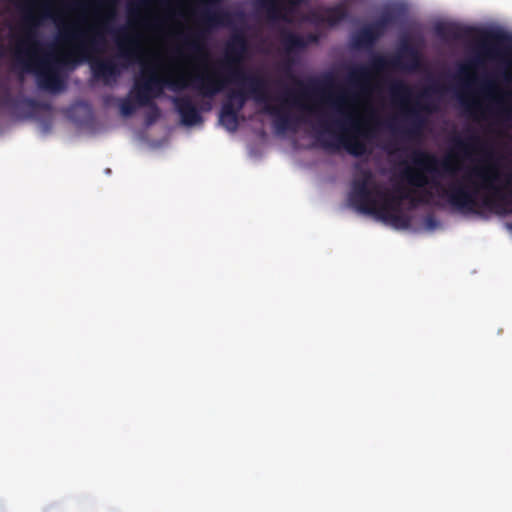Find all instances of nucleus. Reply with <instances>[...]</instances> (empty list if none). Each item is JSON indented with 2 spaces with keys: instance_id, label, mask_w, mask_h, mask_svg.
I'll return each instance as SVG.
<instances>
[{
  "instance_id": "ddd939ff",
  "label": "nucleus",
  "mask_w": 512,
  "mask_h": 512,
  "mask_svg": "<svg viewBox=\"0 0 512 512\" xmlns=\"http://www.w3.org/2000/svg\"><path fill=\"white\" fill-rule=\"evenodd\" d=\"M174 107L184 125L193 126L202 122V116L188 95L173 98Z\"/></svg>"
},
{
  "instance_id": "1a4fd4ad",
  "label": "nucleus",
  "mask_w": 512,
  "mask_h": 512,
  "mask_svg": "<svg viewBox=\"0 0 512 512\" xmlns=\"http://www.w3.org/2000/svg\"><path fill=\"white\" fill-rule=\"evenodd\" d=\"M187 87L190 86L204 98H213L222 92L228 84L237 83L247 86L243 79L231 78L229 72L220 67L219 63L207 72L195 73L189 76L186 81Z\"/></svg>"
},
{
  "instance_id": "f257e3e1",
  "label": "nucleus",
  "mask_w": 512,
  "mask_h": 512,
  "mask_svg": "<svg viewBox=\"0 0 512 512\" xmlns=\"http://www.w3.org/2000/svg\"><path fill=\"white\" fill-rule=\"evenodd\" d=\"M410 158L413 167H405L401 171V178L416 188L432 185L437 189L439 197L446 199L457 211L479 213V207L504 210V207L510 204L501 188L493 185L498 177L497 173L488 168H475L471 173L451 181L444 187L438 181L429 179L427 174L436 173L438 165L444 172L455 174L457 168L450 159L439 161L435 155L419 149L414 150Z\"/></svg>"
},
{
  "instance_id": "9d476101",
  "label": "nucleus",
  "mask_w": 512,
  "mask_h": 512,
  "mask_svg": "<svg viewBox=\"0 0 512 512\" xmlns=\"http://www.w3.org/2000/svg\"><path fill=\"white\" fill-rule=\"evenodd\" d=\"M348 18L349 10L343 3H339L331 7H326L322 10L311 11L308 16V20L312 24H327L330 27H334Z\"/></svg>"
},
{
  "instance_id": "473e14b6",
  "label": "nucleus",
  "mask_w": 512,
  "mask_h": 512,
  "mask_svg": "<svg viewBox=\"0 0 512 512\" xmlns=\"http://www.w3.org/2000/svg\"><path fill=\"white\" fill-rule=\"evenodd\" d=\"M288 95H289V97H291V98H292L293 103H295V104L297 103V104H298V99H297V97H296L295 93H293V92L289 91V92H288Z\"/></svg>"
},
{
  "instance_id": "f8f14e48",
  "label": "nucleus",
  "mask_w": 512,
  "mask_h": 512,
  "mask_svg": "<svg viewBox=\"0 0 512 512\" xmlns=\"http://www.w3.org/2000/svg\"><path fill=\"white\" fill-rule=\"evenodd\" d=\"M268 99L266 101H260L259 103L264 104V113L274 117L275 127L278 131L294 130L298 123V118L292 117V115L286 110L285 103L287 100H282L281 105L275 106L270 104V96L267 93Z\"/></svg>"
},
{
  "instance_id": "e433bc0d",
  "label": "nucleus",
  "mask_w": 512,
  "mask_h": 512,
  "mask_svg": "<svg viewBox=\"0 0 512 512\" xmlns=\"http://www.w3.org/2000/svg\"><path fill=\"white\" fill-rule=\"evenodd\" d=\"M5 100H6V102H8L10 100V93H9L8 89H5Z\"/></svg>"
},
{
  "instance_id": "c9c22d12",
  "label": "nucleus",
  "mask_w": 512,
  "mask_h": 512,
  "mask_svg": "<svg viewBox=\"0 0 512 512\" xmlns=\"http://www.w3.org/2000/svg\"><path fill=\"white\" fill-rule=\"evenodd\" d=\"M502 113H503V115H504L506 118H508V117L510 116V114H511V110H509V109H505V110H503V111H502Z\"/></svg>"
},
{
  "instance_id": "a211bd4d",
  "label": "nucleus",
  "mask_w": 512,
  "mask_h": 512,
  "mask_svg": "<svg viewBox=\"0 0 512 512\" xmlns=\"http://www.w3.org/2000/svg\"><path fill=\"white\" fill-rule=\"evenodd\" d=\"M453 148L458 153L464 156H470L472 153L483 152L486 149L485 143L482 141L480 136L475 133H470L464 139L455 136L452 139Z\"/></svg>"
},
{
  "instance_id": "b1692460",
  "label": "nucleus",
  "mask_w": 512,
  "mask_h": 512,
  "mask_svg": "<svg viewBox=\"0 0 512 512\" xmlns=\"http://www.w3.org/2000/svg\"><path fill=\"white\" fill-rule=\"evenodd\" d=\"M240 112L232 113V115L220 112L219 121L229 132H235L239 126L238 115Z\"/></svg>"
},
{
  "instance_id": "58836bf2",
  "label": "nucleus",
  "mask_w": 512,
  "mask_h": 512,
  "mask_svg": "<svg viewBox=\"0 0 512 512\" xmlns=\"http://www.w3.org/2000/svg\"><path fill=\"white\" fill-rule=\"evenodd\" d=\"M389 126H390V128H391V130H392V131H397V129H396V127L393 125V123H390V125H389Z\"/></svg>"
},
{
  "instance_id": "ea45409f",
  "label": "nucleus",
  "mask_w": 512,
  "mask_h": 512,
  "mask_svg": "<svg viewBox=\"0 0 512 512\" xmlns=\"http://www.w3.org/2000/svg\"><path fill=\"white\" fill-rule=\"evenodd\" d=\"M130 16L134 15V10L132 8L129 9Z\"/></svg>"
},
{
  "instance_id": "39448f33",
  "label": "nucleus",
  "mask_w": 512,
  "mask_h": 512,
  "mask_svg": "<svg viewBox=\"0 0 512 512\" xmlns=\"http://www.w3.org/2000/svg\"><path fill=\"white\" fill-rule=\"evenodd\" d=\"M422 64V54L420 50L411 43L408 37L400 41V46L391 57L382 55L374 56L368 65L353 68L349 73V78L355 85L367 82L372 73H381L388 69H398L408 72L418 70Z\"/></svg>"
},
{
  "instance_id": "4be33fe9",
  "label": "nucleus",
  "mask_w": 512,
  "mask_h": 512,
  "mask_svg": "<svg viewBox=\"0 0 512 512\" xmlns=\"http://www.w3.org/2000/svg\"><path fill=\"white\" fill-rule=\"evenodd\" d=\"M204 33L202 31H197L185 38V45L187 48L192 51L195 55L198 56H207L206 48L203 43Z\"/></svg>"
},
{
  "instance_id": "0eeeda50",
  "label": "nucleus",
  "mask_w": 512,
  "mask_h": 512,
  "mask_svg": "<svg viewBox=\"0 0 512 512\" xmlns=\"http://www.w3.org/2000/svg\"><path fill=\"white\" fill-rule=\"evenodd\" d=\"M116 47V58L120 59L121 63L118 64L113 59L99 60L92 63L91 68L95 78L108 82L110 78L119 76L120 68H127L131 64L142 61L143 48L140 37L137 34L129 33L126 28L118 30Z\"/></svg>"
},
{
  "instance_id": "2f4dec72",
  "label": "nucleus",
  "mask_w": 512,
  "mask_h": 512,
  "mask_svg": "<svg viewBox=\"0 0 512 512\" xmlns=\"http://www.w3.org/2000/svg\"><path fill=\"white\" fill-rule=\"evenodd\" d=\"M462 104L469 111H472L473 109L478 108V105L476 103H467L465 100H462Z\"/></svg>"
},
{
  "instance_id": "72a5a7b5",
  "label": "nucleus",
  "mask_w": 512,
  "mask_h": 512,
  "mask_svg": "<svg viewBox=\"0 0 512 512\" xmlns=\"http://www.w3.org/2000/svg\"><path fill=\"white\" fill-rule=\"evenodd\" d=\"M481 63V60L480 58H475L474 60L471 61V66H478L479 64Z\"/></svg>"
},
{
  "instance_id": "dca6fc26",
  "label": "nucleus",
  "mask_w": 512,
  "mask_h": 512,
  "mask_svg": "<svg viewBox=\"0 0 512 512\" xmlns=\"http://www.w3.org/2000/svg\"><path fill=\"white\" fill-rule=\"evenodd\" d=\"M316 41L317 37L312 34L304 37L285 28L280 31V43L288 55L304 50L309 43Z\"/></svg>"
},
{
  "instance_id": "aec40b11",
  "label": "nucleus",
  "mask_w": 512,
  "mask_h": 512,
  "mask_svg": "<svg viewBox=\"0 0 512 512\" xmlns=\"http://www.w3.org/2000/svg\"><path fill=\"white\" fill-rule=\"evenodd\" d=\"M379 38V33L369 24L354 33L352 36V45L357 49L370 48Z\"/></svg>"
},
{
  "instance_id": "7ed1b4c3",
  "label": "nucleus",
  "mask_w": 512,
  "mask_h": 512,
  "mask_svg": "<svg viewBox=\"0 0 512 512\" xmlns=\"http://www.w3.org/2000/svg\"><path fill=\"white\" fill-rule=\"evenodd\" d=\"M397 194H391L374 181L370 169H361L353 179L349 194L350 204L359 212L375 215L384 221L406 224V220L397 212L402 201L409 200L413 207L425 203L431 193L423 191L414 197L411 192L402 188L396 189Z\"/></svg>"
},
{
  "instance_id": "6e6552de",
  "label": "nucleus",
  "mask_w": 512,
  "mask_h": 512,
  "mask_svg": "<svg viewBox=\"0 0 512 512\" xmlns=\"http://www.w3.org/2000/svg\"><path fill=\"white\" fill-rule=\"evenodd\" d=\"M435 32L442 39L453 40L469 39L477 33L480 39V53L488 57L498 55L500 47L512 51V36L500 30H478L456 23H440L436 25Z\"/></svg>"
},
{
  "instance_id": "393cba45",
  "label": "nucleus",
  "mask_w": 512,
  "mask_h": 512,
  "mask_svg": "<svg viewBox=\"0 0 512 512\" xmlns=\"http://www.w3.org/2000/svg\"><path fill=\"white\" fill-rule=\"evenodd\" d=\"M138 107L140 106L137 105L135 99L131 96L130 93L126 98L121 99L119 104L120 113L125 117L133 115Z\"/></svg>"
},
{
  "instance_id": "4c0bfd02",
  "label": "nucleus",
  "mask_w": 512,
  "mask_h": 512,
  "mask_svg": "<svg viewBox=\"0 0 512 512\" xmlns=\"http://www.w3.org/2000/svg\"><path fill=\"white\" fill-rule=\"evenodd\" d=\"M42 16H43V17H45V18L52 17V15H51L47 10H45V11L43 12V15H42Z\"/></svg>"
},
{
  "instance_id": "a878e982",
  "label": "nucleus",
  "mask_w": 512,
  "mask_h": 512,
  "mask_svg": "<svg viewBox=\"0 0 512 512\" xmlns=\"http://www.w3.org/2000/svg\"><path fill=\"white\" fill-rule=\"evenodd\" d=\"M230 98L234 99V102L236 103V106L239 111H241L247 101V94L243 89H239L236 91H232L230 93Z\"/></svg>"
},
{
  "instance_id": "412c9836",
  "label": "nucleus",
  "mask_w": 512,
  "mask_h": 512,
  "mask_svg": "<svg viewBox=\"0 0 512 512\" xmlns=\"http://www.w3.org/2000/svg\"><path fill=\"white\" fill-rule=\"evenodd\" d=\"M393 100L406 103L412 97V88L402 80H395L389 86Z\"/></svg>"
},
{
  "instance_id": "6ab92c4d",
  "label": "nucleus",
  "mask_w": 512,
  "mask_h": 512,
  "mask_svg": "<svg viewBox=\"0 0 512 512\" xmlns=\"http://www.w3.org/2000/svg\"><path fill=\"white\" fill-rule=\"evenodd\" d=\"M131 96L135 99V102L139 106H145L147 104H156L153 100L157 96L153 92L151 86L145 79L144 75L136 77L133 86L130 90Z\"/></svg>"
},
{
  "instance_id": "9b49d317",
  "label": "nucleus",
  "mask_w": 512,
  "mask_h": 512,
  "mask_svg": "<svg viewBox=\"0 0 512 512\" xmlns=\"http://www.w3.org/2000/svg\"><path fill=\"white\" fill-rule=\"evenodd\" d=\"M305 1L306 0H263V4L270 20H282L291 23L290 15L294 14Z\"/></svg>"
},
{
  "instance_id": "423d86ee",
  "label": "nucleus",
  "mask_w": 512,
  "mask_h": 512,
  "mask_svg": "<svg viewBox=\"0 0 512 512\" xmlns=\"http://www.w3.org/2000/svg\"><path fill=\"white\" fill-rule=\"evenodd\" d=\"M247 49L248 43L245 36L240 33L233 34L226 43L223 59L218 63L220 67L229 72L231 78L243 79L247 82V88L256 102L266 101L268 96L265 79L256 75H248L242 67Z\"/></svg>"
},
{
  "instance_id": "f03ea898",
  "label": "nucleus",
  "mask_w": 512,
  "mask_h": 512,
  "mask_svg": "<svg viewBox=\"0 0 512 512\" xmlns=\"http://www.w3.org/2000/svg\"><path fill=\"white\" fill-rule=\"evenodd\" d=\"M39 18L28 11L23 17V36L17 41L14 56L23 69L36 75L40 89L58 92L64 88L60 70L74 62V54L87 59L99 52L105 44V36L100 25L81 26L77 23L60 29L59 38L66 43H75L73 52L58 55L51 51L43 53L42 43L38 40Z\"/></svg>"
},
{
  "instance_id": "f704fd0d",
  "label": "nucleus",
  "mask_w": 512,
  "mask_h": 512,
  "mask_svg": "<svg viewBox=\"0 0 512 512\" xmlns=\"http://www.w3.org/2000/svg\"><path fill=\"white\" fill-rule=\"evenodd\" d=\"M483 88H484L485 90H490V89L492 88V84H491L490 82H486V81H485V82L483 83Z\"/></svg>"
},
{
  "instance_id": "f3484780",
  "label": "nucleus",
  "mask_w": 512,
  "mask_h": 512,
  "mask_svg": "<svg viewBox=\"0 0 512 512\" xmlns=\"http://www.w3.org/2000/svg\"><path fill=\"white\" fill-rule=\"evenodd\" d=\"M221 0H208L207 9L202 13L201 22L207 27L226 26L232 22V14L224 9H217Z\"/></svg>"
},
{
  "instance_id": "20e7f679",
  "label": "nucleus",
  "mask_w": 512,
  "mask_h": 512,
  "mask_svg": "<svg viewBox=\"0 0 512 512\" xmlns=\"http://www.w3.org/2000/svg\"><path fill=\"white\" fill-rule=\"evenodd\" d=\"M334 104L341 117L332 122L319 120L318 125L322 131L319 132L318 140L321 146L328 151H336L342 146L354 157L364 155L367 152L365 143L349 133L358 131L359 122L354 114L346 109L348 98L340 95Z\"/></svg>"
},
{
  "instance_id": "c756f323",
  "label": "nucleus",
  "mask_w": 512,
  "mask_h": 512,
  "mask_svg": "<svg viewBox=\"0 0 512 512\" xmlns=\"http://www.w3.org/2000/svg\"><path fill=\"white\" fill-rule=\"evenodd\" d=\"M438 87L437 86H431L427 89H425L422 93L419 94V98H427L430 94V92H437Z\"/></svg>"
},
{
  "instance_id": "4468645a",
  "label": "nucleus",
  "mask_w": 512,
  "mask_h": 512,
  "mask_svg": "<svg viewBox=\"0 0 512 512\" xmlns=\"http://www.w3.org/2000/svg\"><path fill=\"white\" fill-rule=\"evenodd\" d=\"M420 110H428V108L417 102L415 107L406 109L408 126L399 130L404 138L414 140L421 136L425 120L420 114Z\"/></svg>"
},
{
  "instance_id": "2eb2a0df",
  "label": "nucleus",
  "mask_w": 512,
  "mask_h": 512,
  "mask_svg": "<svg viewBox=\"0 0 512 512\" xmlns=\"http://www.w3.org/2000/svg\"><path fill=\"white\" fill-rule=\"evenodd\" d=\"M143 75L157 97L162 93L165 85L174 91L187 87L186 78L183 76L165 80L158 76L154 69L146 67L143 68Z\"/></svg>"
},
{
  "instance_id": "c85d7f7f",
  "label": "nucleus",
  "mask_w": 512,
  "mask_h": 512,
  "mask_svg": "<svg viewBox=\"0 0 512 512\" xmlns=\"http://www.w3.org/2000/svg\"><path fill=\"white\" fill-rule=\"evenodd\" d=\"M220 112H224V114L232 115V113L240 112L234 102V99L230 98V93L227 96V100L222 104Z\"/></svg>"
},
{
  "instance_id": "7c9ffc66",
  "label": "nucleus",
  "mask_w": 512,
  "mask_h": 512,
  "mask_svg": "<svg viewBox=\"0 0 512 512\" xmlns=\"http://www.w3.org/2000/svg\"><path fill=\"white\" fill-rule=\"evenodd\" d=\"M115 11L114 10H111L107 13L104 21L102 22V25L103 27H106L109 23L110 20L114 19L115 18Z\"/></svg>"
},
{
  "instance_id": "5701e85b",
  "label": "nucleus",
  "mask_w": 512,
  "mask_h": 512,
  "mask_svg": "<svg viewBox=\"0 0 512 512\" xmlns=\"http://www.w3.org/2000/svg\"><path fill=\"white\" fill-rule=\"evenodd\" d=\"M394 21L395 16L393 15V13L385 12L370 25L376 32L379 33V36L381 37L384 34L386 28L392 23H394Z\"/></svg>"
},
{
  "instance_id": "bb28decb",
  "label": "nucleus",
  "mask_w": 512,
  "mask_h": 512,
  "mask_svg": "<svg viewBox=\"0 0 512 512\" xmlns=\"http://www.w3.org/2000/svg\"><path fill=\"white\" fill-rule=\"evenodd\" d=\"M146 107H149V111L146 114L145 122L147 125H152L157 121L160 116V110L157 104H147Z\"/></svg>"
},
{
  "instance_id": "cd10ccee",
  "label": "nucleus",
  "mask_w": 512,
  "mask_h": 512,
  "mask_svg": "<svg viewBox=\"0 0 512 512\" xmlns=\"http://www.w3.org/2000/svg\"><path fill=\"white\" fill-rule=\"evenodd\" d=\"M297 84L303 88L302 96H307L309 93L317 94L322 90L320 83L317 81H311L308 85H304L301 81H297Z\"/></svg>"
},
{
  "instance_id": "a19ab883",
  "label": "nucleus",
  "mask_w": 512,
  "mask_h": 512,
  "mask_svg": "<svg viewBox=\"0 0 512 512\" xmlns=\"http://www.w3.org/2000/svg\"><path fill=\"white\" fill-rule=\"evenodd\" d=\"M305 109H307L308 111L312 112L313 109L312 108H309V107H304Z\"/></svg>"
}]
</instances>
